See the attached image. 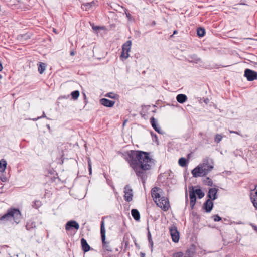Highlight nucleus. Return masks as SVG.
<instances>
[{"mask_svg":"<svg viewBox=\"0 0 257 257\" xmlns=\"http://www.w3.org/2000/svg\"><path fill=\"white\" fill-rule=\"evenodd\" d=\"M39 117H40V119L42 118H45L46 117V116L45 115V113L44 112H43V114L42 116H40Z\"/></svg>","mask_w":257,"mask_h":257,"instance_id":"obj_47","label":"nucleus"},{"mask_svg":"<svg viewBox=\"0 0 257 257\" xmlns=\"http://www.w3.org/2000/svg\"><path fill=\"white\" fill-rule=\"evenodd\" d=\"M183 253L182 252H178L173 253V257H183Z\"/></svg>","mask_w":257,"mask_h":257,"instance_id":"obj_37","label":"nucleus"},{"mask_svg":"<svg viewBox=\"0 0 257 257\" xmlns=\"http://www.w3.org/2000/svg\"><path fill=\"white\" fill-rule=\"evenodd\" d=\"M149 246L151 248V252L153 251V240H151L149 241Z\"/></svg>","mask_w":257,"mask_h":257,"instance_id":"obj_39","label":"nucleus"},{"mask_svg":"<svg viewBox=\"0 0 257 257\" xmlns=\"http://www.w3.org/2000/svg\"><path fill=\"white\" fill-rule=\"evenodd\" d=\"M145 253H143V252H141L140 253V256L141 257H145Z\"/></svg>","mask_w":257,"mask_h":257,"instance_id":"obj_48","label":"nucleus"},{"mask_svg":"<svg viewBox=\"0 0 257 257\" xmlns=\"http://www.w3.org/2000/svg\"><path fill=\"white\" fill-rule=\"evenodd\" d=\"M178 163L181 167H185L187 164V159L184 157L180 158L179 159Z\"/></svg>","mask_w":257,"mask_h":257,"instance_id":"obj_25","label":"nucleus"},{"mask_svg":"<svg viewBox=\"0 0 257 257\" xmlns=\"http://www.w3.org/2000/svg\"><path fill=\"white\" fill-rule=\"evenodd\" d=\"M92 28L94 30H97L100 29V27L99 26H92Z\"/></svg>","mask_w":257,"mask_h":257,"instance_id":"obj_46","label":"nucleus"},{"mask_svg":"<svg viewBox=\"0 0 257 257\" xmlns=\"http://www.w3.org/2000/svg\"><path fill=\"white\" fill-rule=\"evenodd\" d=\"M222 138V136L220 134H216L214 138V141L216 143H218L220 142Z\"/></svg>","mask_w":257,"mask_h":257,"instance_id":"obj_34","label":"nucleus"},{"mask_svg":"<svg viewBox=\"0 0 257 257\" xmlns=\"http://www.w3.org/2000/svg\"><path fill=\"white\" fill-rule=\"evenodd\" d=\"M47 127L49 129H50V127L49 125H48H48H47Z\"/></svg>","mask_w":257,"mask_h":257,"instance_id":"obj_57","label":"nucleus"},{"mask_svg":"<svg viewBox=\"0 0 257 257\" xmlns=\"http://www.w3.org/2000/svg\"><path fill=\"white\" fill-rule=\"evenodd\" d=\"M212 218H213L214 221L215 222L219 221L221 220V218L218 214L213 215L212 216Z\"/></svg>","mask_w":257,"mask_h":257,"instance_id":"obj_36","label":"nucleus"},{"mask_svg":"<svg viewBox=\"0 0 257 257\" xmlns=\"http://www.w3.org/2000/svg\"><path fill=\"white\" fill-rule=\"evenodd\" d=\"M81 244L82 249L84 252H88V251L90 250V247L89 245L87 243L86 240L84 238H81Z\"/></svg>","mask_w":257,"mask_h":257,"instance_id":"obj_17","label":"nucleus"},{"mask_svg":"<svg viewBox=\"0 0 257 257\" xmlns=\"http://www.w3.org/2000/svg\"><path fill=\"white\" fill-rule=\"evenodd\" d=\"M117 95L112 92L108 93L105 95L106 97H109L112 99H116L117 97Z\"/></svg>","mask_w":257,"mask_h":257,"instance_id":"obj_32","label":"nucleus"},{"mask_svg":"<svg viewBox=\"0 0 257 257\" xmlns=\"http://www.w3.org/2000/svg\"><path fill=\"white\" fill-rule=\"evenodd\" d=\"M147 237H148V241L149 240H152L151 234V233H150V232L149 231L148 232Z\"/></svg>","mask_w":257,"mask_h":257,"instance_id":"obj_44","label":"nucleus"},{"mask_svg":"<svg viewBox=\"0 0 257 257\" xmlns=\"http://www.w3.org/2000/svg\"><path fill=\"white\" fill-rule=\"evenodd\" d=\"M209 99L208 98H206L204 100V102L206 103V104H207L209 102Z\"/></svg>","mask_w":257,"mask_h":257,"instance_id":"obj_49","label":"nucleus"},{"mask_svg":"<svg viewBox=\"0 0 257 257\" xmlns=\"http://www.w3.org/2000/svg\"><path fill=\"white\" fill-rule=\"evenodd\" d=\"M103 257H111V256H103Z\"/></svg>","mask_w":257,"mask_h":257,"instance_id":"obj_58","label":"nucleus"},{"mask_svg":"<svg viewBox=\"0 0 257 257\" xmlns=\"http://www.w3.org/2000/svg\"><path fill=\"white\" fill-rule=\"evenodd\" d=\"M253 227H254V229L255 230H256V228H257L256 226H253Z\"/></svg>","mask_w":257,"mask_h":257,"instance_id":"obj_55","label":"nucleus"},{"mask_svg":"<svg viewBox=\"0 0 257 257\" xmlns=\"http://www.w3.org/2000/svg\"><path fill=\"white\" fill-rule=\"evenodd\" d=\"M132 42L131 41H127L122 46V52L121 53L120 57L127 59L129 57V52L131 48Z\"/></svg>","mask_w":257,"mask_h":257,"instance_id":"obj_6","label":"nucleus"},{"mask_svg":"<svg viewBox=\"0 0 257 257\" xmlns=\"http://www.w3.org/2000/svg\"><path fill=\"white\" fill-rule=\"evenodd\" d=\"M213 168L212 160L209 159H205L202 163L200 164L192 170L191 173L194 177L197 178L207 175Z\"/></svg>","mask_w":257,"mask_h":257,"instance_id":"obj_2","label":"nucleus"},{"mask_svg":"<svg viewBox=\"0 0 257 257\" xmlns=\"http://www.w3.org/2000/svg\"><path fill=\"white\" fill-rule=\"evenodd\" d=\"M161 189L157 187H154L151 190L152 197L155 202H157L158 199L161 198L159 191Z\"/></svg>","mask_w":257,"mask_h":257,"instance_id":"obj_12","label":"nucleus"},{"mask_svg":"<svg viewBox=\"0 0 257 257\" xmlns=\"http://www.w3.org/2000/svg\"><path fill=\"white\" fill-rule=\"evenodd\" d=\"M237 224H242V222L241 221H239V222L237 223Z\"/></svg>","mask_w":257,"mask_h":257,"instance_id":"obj_54","label":"nucleus"},{"mask_svg":"<svg viewBox=\"0 0 257 257\" xmlns=\"http://www.w3.org/2000/svg\"><path fill=\"white\" fill-rule=\"evenodd\" d=\"M189 197L190 199V207L192 209L194 208V206L196 203V194L194 192V189L193 186H189Z\"/></svg>","mask_w":257,"mask_h":257,"instance_id":"obj_10","label":"nucleus"},{"mask_svg":"<svg viewBox=\"0 0 257 257\" xmlns=\"http://www.w3.org/2000/svg\"><path fill=\"white\" fill-rule=\"evenodd\" d=\"M254 190H256L255 194L253 196H251L250 197H254V198H257V185H255V188H254Z\"/></svg>","mask_w":257,"mask_h":257,"instance_id":"obj_43","label":"nucleus"},{"mask_svg":"<svg viewBox=\"0 0 257 257\" xmlns=\"http://www.w3.org/2000/svg\"><path fill=\"white\" fill-rule=\"evenodd\" d=\"M218 191V189L216 188H211L209 189L208 193L207 194V197L209 198L208 199H210L211 200H214L217 199V192Z\"/></svg>","mask_w":257,"mask_h":257,"instance_id":"obj_13","label":"nucleus"},{"mask_svg":"<svg viewBox=\"0 0 257 257\" xmlns=\"http://www.w3.org/2000/svg\"><path fill=\"white\" fill-rule=\"evenodd\" d=\"M100 233L103 248L107 251L111 252L112 251L111 247L109 245L108 242L105 241V229L104 227V222L103 220L101 222Z\"/></svg>","mask_w":257,"mask_h":257,"instance_id":"obj_4","label":"nucleus"},{"mask_svg":"<svg viewBox=\"0 0 257 257\" xmlns=\"http://www.w3.org/2000/svg\"><path fill=\"white\" fill-rule=\"evenodd\" d=\"M213 207V203L210 199H207L203 204V208L206 212H210Z\"/></svg>","mask_w":257,"mask_h":257,"instance_id":"obj_15","label":"nucleus"},{"mask_svg":"<svg viewBox=\"0 0 257 257\" xmlns=\"http://www.w3.org/2000/svg\"><path fill=\"white\" fill-rule=\"evenodd\" d=\"M1 180L2 182H5L8 181V178L7 177H6L5 176H3L1 177Z\"/></svg>","mask_w":257,"mask_h":257,"instance_id":"obj_40","label":"nucleus"},{"mask_svg":"<svg viewBox=\"0 0 257 257\" xmlns=\"http://www.w3.org/2000/svg\"><path fill=\"white\" fill-rule=\"evenodd\" d=\"M123 242L125 246H127L128 245V241L127 240V238H126L125 237L123 238Z\"/></svg>","mask_w":257,"mask_h":257,"instance_id":"obj_41","label":"nucleus"},{"mask_svg":"<svg viewBox=\"0 0 257 257\" xmlns=\"http://www.w3.org/2000/svg\"><path fill=\"white\" fill-rule=\"evenodd\" d=\"M150 122L153 128L158 133L160 134H164V132L161 130L160 126L158 125L157 120L154 117L150 118Z\"/></svg>","mask_w":257,"mask_h":257,"instance_id":"obj_14","label":"nucleus"},{"mask_svg":"<svg viewBox=\"0 0 257 257\" xmlns=\"http://www.w3.org/2000/svg\"><path fill=\"white\" fill-rule=\"evenodd\" d=\"M124 199L127 202H131L133 200V190L129 185H126L124 188Z\"/></svg>","mask_w":257,"mask_h":257,"instance_id":"obj_8","label":"nucleus"},{"mask_svg":"<svg viewBox=\"0 0 257 257\" xmlns=\"http://www.w3.org/2000/svg\"><path fill=\"white\" fill-rule=\"evenodd\" d=\"M22 216L20 210L16 208L8 209L5 214L0 217V221L6 222L13 220L16 224L20 222Z\"/></svg>","mask_w":257,"mask_h":257,"instance_id":"obj_3","label":"nucleus"},{"mask_svg":"<svg viewBox=\"0 0 257 257\" xmlns=\"http://www.w3.org/2000/svg\"><path fill=\"white\" fill-rule=\"evenodd\" d=\"M40 119V117H37V118H33V120L35 121L38 120V119Z\"/></svg>","mask_w":257,"mask_h":257,"instance_id":"obj_50","label":"nucleus"},{"mask_svg":"<svg viewBox=\"0 0 257 257\" xmlns=\"http://www.w3.org/2000/svg\"><path fill=\"white\" fill-rule=\"evenodd\" d=\"M199 135L202 137V139L204 141L208 143V136L206 134H204L203 132H200Z\"/></svg>","mask_w":257,"mask_h":257,"instance_id":"obj_31","label":"nucleus"},{"mask_svg":"<svg viewBox=\"0 0 257 257\" xmlns=\"http://www.w3.org/2000/svg\"><path fill=\"white\" fill-rule=\"evenodd\" d=\"M127 10L125 9V13L126 16L128 19H130L131 18V15L129 13H127Z\"/></svg>","mask_w":257,"mask_h":257,"instance_id":"obj_42","label":"nucleus"},{"mask_svg":"<svg viewBox=\"0 0 257 257\" xmlns=\"http://www.w3.org/2000/svg\"><path fill=\"white\" fill-rule=\"evenodd\" d=\"M197 34L199 37H202L205 35V30L203 28H198L197 29Z\"/></svg>","mask_w":257,"mask_h":257,"instance_id":"obj_24","label":"nucleus"},{"mask_svg":"<svg viewBox=\"0 0 257 257\" xmlns=\"http://www.w3.org/2000/svg\"><path fill=\"white\" fill-rule=\"evenodd\" d=\"M204 183L205 185L209 186H212L213 185V181L209 177H207L205 180H204Z\"/></svg>","mask_w":257,"mask_h":257,"instance_id":"obj_30","label":"nucleus"},{"mask_svg":"<svg viewBox=\"0 0 257 257\" xmlns=\"http://www.w3.org/2000/svg\"><path fill=\"white\" fill-rule=\"evenodd\" d=\"M54 32H56V30L55 29H54Z\"/></svg>","mask_w":257,"mask_h":257,"instance_id":"obj_59","label":"nucleus"},{"mask_svg":"<svg viewBox=\"0 0 257 257\" xmlns=\"http://www.w3.org/2000/svg\"><path fill=\"white\" fill-rule=\"evenodd\" d=\"M250 199L254 207L257 210V198H254V197H250Z\"/></svg>","mask_w":257,"mask_h":257,"instance_id":"obj_35","label":"nucleus"},{"mask_svg":"<svg viewBox=\"0 0 257 257\" xmlns=\"http://www.w3.org/2000/svg\"><path fill=\"white\" fill-rule=\"evenodd\" d=\"M100 103L104 106L111 107L114 105L115 101L106 98H102L100 100Z\"/></svg>","mask_w":257,"mask_h":257,"instance_id":"obj_16","label":"nucleus"},{"mask_svg":"<svg viewBox=\"0 0 257 257\" xmlns=\"http://www.w3.org/2000/svg\"><path fill=\"white\" fill-rule=\"evenodd\" d=\"M131 214L134 219L136 221L140 220V215L138 210L136 209H132L131 210Z\"/></svg>","mask_w":257,"mask_h":257,"instance_id":"obj_20","label":"nucleus"},{"mask_svg":"<svg viewBox=\"0 0 257 257\" xmlns=\"http://www.w3.org/2000/svg\"><path fill=\"white\" fill-rule=\"evenodd\" d=\"M247 80L249 81H252L257 79V72L249 69H246L244 74Z\"/></svg>","mask_w":257,"mask_h":257,"instance_id":"obj_7","label":"nucleus"},{"mask_svg":"<svg viewBox=\"0 0 257 257\" xmlns=\"http://www.w3.org/2000/svg\"><path fill=\"white\" fill-rule=\"evenodd\" d=\"M79 228V225L76 221L70 220L68 221L65 225V229L67 231L74 229L76 230Z\"/></svg>","mask_w":257,"mask_h":257,"instance_id":"obj_11","label":"nucleus"},{"mask_svg":"<svg viewBox=\"0 0 257 257\" xmlns=\"http://www.w3.org/2000/svg\"><path fill=\"white\" fill-rule=\"evenodd\" d=\"M189 58L191 59L188 60L190 63H198L201 61V59L196 54L190 55L189 56Z\"/></svg>","mask_w":257,"mask_h":257,"instance_id":"obj_18","label":"nucleus"},{"mask_svg":"<svg viewBox=\"0 0 257 257\" xmlns=\"http://www.w3.org/2000/svg\"><path fill=\"white\" fill-rule=\"evenodd\" d=\"M151 135L153 141L154 142H156L157 144L158 145L159 144V142H158V137H157V135L156 134L152 132H151Z\"/></svg>","mask_w":257,"mask_h":257,"instance_id":"obj_33","label":"nucleus"},{"mask_svg":"<svg viewBox=\"0 0 257 257\" xmlns=\"http://www.w3.org/2000/svg\"><path fill=\"white\" fill-rule=\"evenodd\" d=\"M96 3V2L93 1L90 3H87L83 4V6L85 7V10L87 11L90 10L92 8V7L94 6Z\"/></svg>","mask_w":257,"mask_h":257,"instance_id":"obj_23","label":"nucleus"},{"mask_svg":"<svg viewBox=\"0 0 257 257\" xmlns=\"http://www.w3.org/2000/svg\"><path fill=\"white\" fill-rule=\"evenodd\" d=\"M135 245H136V247H139V246H138L137 243H135Z\"/></svg>","mask_w":257,"mask_h":257,"instance_id":"obj_56","label":"nucleus"},{"mask_svg":"<svg viewBox=\"0 0 257 257\" xmlns=\"http://www.w3.org/2000/svg\"><path fill=\"white\" fill-rule=\"evenodd\" d=\"M42 205L41 202L39 200H35L33 202L32 207L34 208L38 209Z\"/></svg>","mask_w":257,"mask_h":257,"instance_id":"obj_29","label":"nucleus"},{"mask_svg":"<svg viewBox=\"0 0 257 257\" xmlns=\"http://www.w3.org/2000/svg\"><path fill=\"white\" fill-rule=\"evenodd\" d=\"M187 99V97L185 94H179L176 97L177 101L180 103H184Z\"/></svg>","mask_w":257,"mask_h":257,"instance_id":"obj_19","label":"nucleus"},{"mask_svg":"<svg viewBox=\"0 0 257 257\" xmlns=\"http://www.w3.org/2000/svg\"><path fill=\"white\" fill-rule=\"evenodd\" d=\"M177 31L175 30V31H174V32H173V35L176 34H177Z\"/></svg>","mask_w":257,"mask_h":257,"instance_id":"obj_53","label":"nucleus"},{"mask_svg":"<svg viewBox=\"0 0 257 257\" xmlns=\"http://www.w3.org/2000/svg\"><path fill=\"white\" fill-rule=\"evenodd\" d=\"M79 91L78 90H75L71 92V95L72 98L74 100L77 99L79 96Z\"/></svg>","mask_w":257,"mask_h":257,"instance_id":"obj_28","label":"nucleus"},{"mask_svg":"<svg viewBox=\"0 0 257 257\" xmlns=\"http://www.w3.org/2000/svg\"><path fill=\"white\" fill-rule=\"evenodd\" d=\"M36 227L35 223L31 220L27 222L26 225V228L27 230L30 231L32 229Z\"/></svg>","mask_w":257,"mask_h":257,"instance_id":"obj_22","label":"nucleus"},{"mask_svg":"<svg viewBox=\"0 0 257 257\" xmlns=\"http://www.w3.org/2000/svg\"><path fill=\"white\" fill-rule=\"evenodd\" d=\"M7 165V162L5 160L2 159L0 161V172L5 171Z\"/></svg>","mask_w":257,"mask_h":257,"instance_id":"obj_26","label":"nucleus"},{"mask_svg":"<svg viewBox=\"0 0 257 257\" xmlns=\"http://www.w3.org/2000/svg\"><path fill=\"white\" fill-rule=\"evenodd\" d=\"M123 155L136 175L144 184L147 178L146 171L151 169L153 163V159L150 158L149 153L142 151L131 150Z\"/></svg>","mask_w":257,"mask_h":257,"instance_id":"obj_1","label":"nucleus"},{"mask_svg":"<svg viewBox=\"0 0 257 257\" xmlns=\"http://www.w3.org/2000/svg\"><path fill=\"white\" fill-rule=\"evenodd\" d=\"M46 65L44 63L39 62L38 65V72L40 74H42L44 73L46 69Z\"/></svg>","mask_w":257,"mask_h":257,"instance_id":"obj_21","label":"nucleus"},{"mask_svg":"<svg viewBox=\"0 0 257 257\" xmlns=\"http://www.w3.org/2000/svg\"><path fill=\"white\" fill-rule=\"evenodd\" d=\"M194 192L195 194H196L198 195V197L199 199L202 198L204 196V193L200 188L196 189L195 190H194Z\"/></svg>","mask_w":257,"mask_h":257,"instance_id":"obj_27","label":"nucleus"},{"mask_svg":"<svg viewBox=\"0 0 257 257\" xmlns=\"http://www.w3.org/2000/svg\"><path fill=\"white\" fill-rule=\"evenodd\" d=\"M169 231L171 236L172 241L177 243L179 240V232L177 230V227L173 225L169 228Z\"/></svg>","mask_w":257,"mask_h":257,"instance_id":"obj_9","label":"nucleus"},{"mask_svg":"<svg viewBox=\"0 0 257 257\" xmlns=\"http://www.w3.org/2000/svg\"><path fill=\"white\" fill-rule=\"evenodd\" d=\"M2 69H3V66H2L1 62L0 61V71H1L2 70Z\"/></svg>","mask_w":257,"mask_h":257,"instance_id":"obj_51","label":"nucleus"},{"mask_svg":"<svg viewBox=\"0 0 257 257\" xmlns=\"http://www.w3.org/2000/svg\"><path fill=\"white\" fill-rule=\"evenodd\" d=\"M229 132H230V133H234V134H237L239 135H241L239 132L229 130Z\"/></svg>","mask_w":257,"mask_h":257,"instance_id":"obj_45","label":"nucleus"},{"mask_svg":"<svg viewBox=\"0 0 257 257\" xmlns=\"http://www.w3.org/2000/svg\"><path fill=\"white\" fill-rule=\"evenodd\" d=\"M155 203L158 207L165 211L168 210L170 207L169 200L165 197H161L160 198L158 199L157 202Z\"/></svg>","mask_w":257,"mask_h":257,"instance_id":"obj_5","label":"nucleus"},{"mask_svg":"<svg viewBox=\"0 0 257 257\" xmlns=\"http://www.w3.org/2000/svg\"><path fill=\"white\" fill-rule=\"evenodd\" d=\"M88 169H89V174H91L92 173V167H91V162L89 159L88 161Z\"/></svg>","mask_w":257,"mask_h":257,"instance_id":"obj_38","label":"nucleus"},{"mask_svg":"<svg viewBox=\"0 0 257 257\" xmlns=\"http://www.w3.org/2000/svg\"><path fill=\"white\" fill-rule=\"evenodd\" d=\"M70 55H71V56H73V55H75V52H74V51H71V52H70Z\"/></svg>","mask_w":257,"mask_h":257,"instance_id":"obj_52","label":"nucleus"}]
</instances>
